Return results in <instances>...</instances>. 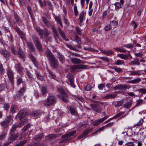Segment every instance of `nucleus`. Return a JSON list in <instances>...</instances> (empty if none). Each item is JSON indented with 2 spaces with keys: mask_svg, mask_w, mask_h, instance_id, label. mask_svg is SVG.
<instances>
[{
  "mask_svg": "<svg viewBox=\"0 0 146 146\" xmlns=\"http://www.w3.org/2000/svg\"><path fill=\"white\" fill-rule=\"evenodd\" d=\"M27 141V140L26 139L21 141L15 145V146H22L26 143Z\"/></svg>",
  "mask_w": 146,
  "mask_h": 146,
  "instance_id": "nucleus-33",
  "label": "nucleus"
},
{
  "mask_svg": "<svg viewBox=\"0 0 146 146\" xmlns=\"http://www.w3.org/2000/svg\"><path fill=\"white\" fill-rule=\"evenodd\" d=\"M70 69L71 70V72H74L75 70L76 69H77V67L76 65H74L71 66L70 67Z\"/></svg>",
  "mask_w": 146,
  "mask_h": 146,
  "instance_id": "nucleus-56",
  "label": "nucleus"
},
{
  "mask_svg": "<svg viewBox=\"0 0 146 146\" xmlns=\"http://www.w3.org/2000/svg\"><path fill=\"white\" fill-rule=\"evenodd\" d=\"M77 69H83L86 68V67L85 65L80 64L76 65Z\"/></svg>",
  "mask_w": 146,
  "mask_h": 146,
  "instance_id": "nucleus-52",
  "label": "nucleus"
},
{
  "mask_svg": "<svg viewBox=\"0 0 146 146\" xmlns=\"http://www.w3.org/2000/svg\"><path fill=\"white\" fill-rule=\"evenodd\" d=\"M58 29L61 36L63 39H65L66 36L63 31L60 27H58Z\"/></svg>",
  "mask_w": 146,
  "mask_h": 146,
  "instance_id": "nucleus-31",
  "label": "nucleus"
},
{
  "mask_svg": "<svg viewBox=\"0 0 146 146\" xmlns=\"http://www.w3.org/2000/svg\"><path fill=\"white\" fill-rule=\"evenodd\" d=\"M124 63L123 60H118L115 63V64L116 65H122L124 64Z\"/></svg>",
  "mask_w": 146,
  "mask_h": 146,
  "instance_id": "nucleus-50",
  "label": "nucleus"
},
{
  "mask_svg": "<svg viewBox=\"0 0 146 146\" xmlns=\"http://www.w3.org/2000/svg\"><path fill=\"white\" fill-rule=\"evenodd\" d=\"M75 40L76 41V42L78 44H81V42L80 38H79V36L77 35L76 36Z\"/></svg>",
  "mask_w": 146,
  "mask_h": 146,
  "instance_id": "nucleus-62",
  "label": "nucleus"
},
{
  "mask_svg": "<svg viewBox=\"0 0 146 146\" xmlns=\"http://www.w3.org/2000/svg\"><path fill=\"white\" fill-rule=\"evenodd\" d=\"M71 60L72 62L74 64L83 63L82 61L76 58H72Z\"/></svg>",
  "mask_w": 146,
  "mask_h": 146,
  "instance_id": "nucleus-21",
  "label": "nucleus"
},
{
  "mask_svg": "<svg viewBox=\"0 0 146 146\" xmlns=\"http://www.w3.org/2000/svg\"><path fill=\"white\" fill-rule=\"evenodd\" d=\"M9 124L8 123L6 122L5 121L2 122L1 123V126L4 128L7 127Z\"/></svg>",
  "mask_w": 146,
  "mask_h": 146,
  "instance_id": "nucleus-44",
  "label": "nucleus"
},
{
  "mask_svg": "<svg viewBox=\"0 0 146 146\" xmlns=\"http://www.w3.org/2000/svg\"><path fill=\"white\" fill-rule=\"evenodd\" d=\"M27 9L30 16L32 17L33 16V11L31 7L29 6L27 7Z\"/></svg>",
  "mask_w": 146,
  "mask_h": 146,
  "instance_id": "nucleus-59",
  "label": "nucleus"
},
{
  "mask_svg": "<svg viewBox=\"0 0 146 146\" xmlns=\"http://www.w3.org/2000/svg\"><path fill=\"white\" fill-rule=\"evenodd\" d=\"M131 88V86L129 85L123 84L120 85L116 86L114 87V89L115 90H125L129 89Z\"/></svg>",
  "mask_w": 146,
  "mask_h": 146,
  "instance_id": "nucleus-5",
  "label": "nucleus"
},
{
  "mask_svg": "<svg viewBox=\"0 0 146 146\" xmlns=\"http://www.w3.org/2000/svg\"><path fill=\"white\" fill-rule=\"evenodd\" d=\"M36 74L37 78L41 80H43V78L42 76L39 73L37 72H36Z\"/></svg>",
  "mask_w": 146,
  "mask_h": 146,
  "instance_id": "nucleus-49",
  "label": "nucleus"
},
{
  "mask_svg": "<svg viewBox=\"0 0 146 146\" xmlns=\"http://www.w3.org/2000/svg\"><path fill=\"white\" fill-rule=\"evenodd\" d=\"M31 127V125L29 123L27 124L23 128V130L24 131H25L27 130Z\"/></svg>",
  "mask_w": 146,
  "mask_h": 146,
  "instance_id": "nucleus-64",
  "label": "nucleus"
},
{
  "mask_svg": "<svg viewBox=\"0 0 146 146\" xmlns=\"http://www.w3.org/2000/svg\"><path fill=\"white\" fill-rule=\"evenodd\" d=\"M67 76L68 78V79H69L70 82L72 81H73L74 77V76L72 75H71L70 74H68L67 75Z\"/></svg>",
  "mask_w": 146,
  "mask_h": 146,
  "instance_id": "nucleus-58",
  "label": "nucleus"
},
{
  "mask_svg": "<svg viewBox=\"0 0 146 146\" xmlns=\"http://www.w3.org/2000/svg\"><path fill=\"white\" fill-rule=\"evenodd\" d=\"M57 58L62 64L64 63L65 61V59L64 57L61 54L58 53Z\"/></svg>",
  "mask_w": 146,
  "mask_h": 146,
  "instance_id": "nucleus-22",
  "label": "nucleus"
},
{
  "mask_svg": "<svg viewBox=\"0 0 146 146\" xmlns=\"http://www.w3.org/2000/svg\"><path fill=\"white\" fill-rule=\"evenodd\" d=\"M17 127H20L18 124L16 123L12 126L10 132V134H14L16 129Z\"/></svg>",
  "mask_w": 146,
  "mask_h": 146,
  "instance_id": "nucleus-20",
  "label": "nucleus"
},
{
  "mask_svg": "<svg viewBox=\"0 0 146 146\" xmlns=\"http://www.w3.org/2000/svg\"><path fill=\"white\" fill-rule=\"evenodd\" d=\"M143 121V119H141L135 125V126H139L141 125L142 124Z\"/></svg>",
  "mask_w": 146,
  "mask_h": 146,
  "instance_id": "nucleus-57",
  "label": "nucleus"
},
{
  "mask_svg": "<svg viewBox=\"0 0 146 146\" xmlns=\"http://www.w3.org/2000/svg\"><path fill=\"white\" fill-rule=\"evenodd\" d=\"M43 136V135L42 134H38L35 135V136L34 137V138L36 140L41 139L42 137Z\"/></svg>",
  "mask_w": 146,
  "mask_h": 146,
  "instance_id": "nucleus-45",
  "label": "nucleus"
},
{
  "mask_svg": "<svg viewBox=\"0 0 146 146\" xmlns=\"http://www.w3.org/2000/svg\"><path fill=\"white\" fill-rule=\"evenodd\" d=\"M26 90V87L25 86H23L21 88L20 90L18 91V93L16 95V97L20 99Z\"/></svg>",
  "mask_w": 146,
  "mask_h": 146,
  "instance_id": "nucleus-11",
  "label": "nucleus"
},
{
  "mask_svg": "<svg viewBox=\"0 0 146 146\" xmlns=\"http://www.w3.org/2000/svg\"><path fill=\"white\" fill-rule=\"evenodd\" d=\"M27 120L26 119H24L21 121L19 124V127H21V126L23 125L25 123L27 122Z\"/></svg>",
  "mask_w": 146,
  "mask_h": 146,
  "instance_id": "nucleus-46",
  "label": "nucleus"
},
{
  "mask_svg": "<svg viewBox=\"0 0 146 146\" xmlns=\"http://www.w3.org/2000/svg\"><path fill=\"white\" fill-rule=\"evenodd\" d=\"M91 107L92 109L96 112L100 113L102 111L101 108L100 106L97 104H92Z\"/></svg>",
  "mask_w": 146,
  "mask_h": 146,
  "instance_id": "nucleus-8",
  "label": "nucleus"
},
{
  "mask_svg": "<svg viewBox=\"0 0 146 146\" xmlns=\"http://www.w3.org/2000/svg\"><path fill=\"white\" fill-rule=\"evenodd\" d=\"M70 109L71 113L75 115L76 114V112L75 110L72 108L70 107Z\"/></svg>",
  "mask_w": 146,
  "mask_h": 146,
  "instance_id": "nucleus-61",
  "label": "nucleus"
},
{
  "mask_svg": "<svg viewBox=\"0 0 146 146\" xmlns=\"http://www.w3.org/2000/svg\"><path fill=\"white\" fill-rule=\"evenodd\" d=\"M133 46V45L131 44H124L123 45V47H126L128 48H132Z\"/></svg>",
  "mask_w": 146,
  "mask_h": 146,
  "instance_id": "nucleus-40",
  "label": "nucleus"
},
{
  "mask_svg": "<svg viewBox=\"0 0 146 146\" xmlns=\"http://www.w3.org/2000/svg\"><path fill=\"white\" fill-rule=\"evenodd\" d=\"M84 49L88 50V51H89L92 52H98V51L97 50H95L94 48H91L90 47H84Z\"/></svg>",
  "mask_w": 146,
  "mask_h": 146,
  "instance_id": "nucleus-42",
  "label": "nucleus"
},
{
  "mask_svg": "<svg viewBox=\"0 0 146 146\" xmlns=\"http://www.w3.org/2000/svg\"><path fill=\"white\" fill-rule=\"evenodd\" d=\"M117 56L125 60H126L128 58H129V60H131L132 58V56L129 54H117Z\"/></svg>",
  "mask_w": 146,
  "mask_h": 146,
  "instance_id": "nucleus-6",
  "label": "nucleus"
},
{
  "mask_svg": "<svg viewBox=\"0 0 146 146\" xmlns=\"http://www.w3.org/2000/svg\"><path fill=\"white\" fill-rule=\"evenodd\" d=\"M43 22L47 26H49V23L48 21V20L45 18L43 17L42 18Z\"/></svg>",
  "mask_w": 146,
  "mask_h": 146,
  "instance_id": "nucleus-47",
  "label": "nucleus"
},
{
  "mask_svg": "<svg viewBox=\"0 0 146 146\" xmlns=\"http://www.w3.org/2000/svg\"><path fill=\"white\" fill-rule=\"evenodd\" d=\"M139 70L137 71H130V75L134 76V75H140L141 74L139 72Z\"/></svg>",
  "mask_w": 146,
  "mask_h": 146,
  "instance_id": "nucleus-32",
  "label": "nucleus"
},
{
  "mask_svg": "<svg viewBox=\"0 0 146 146\" xmlns=\"http://www.w3.org/2000/svg\"><path fill=\"white\" fill-rule=\"evenodd\" d=\"M19 48V51H18V54L19 56L22 58H23L25 57V54H24L23 51L22 49L21 48L20 46L18 48Z\"/></svg>",
  "mask_w": 146,
  "mask_h": 146,
  "instance_id": "nucleus-27",
  "label": "nucleus"
},
{
  "mask_svg": "<svg viewBox=\"0 0 146 146\" xmlns=\"http://www.w3.org/2000/svg\"><path fill=\"white\" fill-rule=\"evenodd\" d=\"M114 5L115 6V10L119 9L121 7V4L119 2L116 3H114Z\"/></svg>",
  "mask_w": 146,
  "mask_h": 146,
  "instance_id": "nucleus-48",
  "label": "nucleus"
},
{
  "mask_svg": "<svg viewBox=\"0 0 146 146\" xmlns=\"http://www.w3.org/2000/svg\"><path fill=\"white\" fill-rule=\"evenodd\" d=\"M15 29L17 33L19 35L21 38L22 39L25 40V37L24 33L21 31L18 27H16Z\"/></svg>",
  "mask_w": 146,
  "mask_h": 146,
  "instance_id": "nucleus-12",
  "label": "nucleus"
},
{
  "mask_svg": "<svg viewBox=\"0 0 146 146\" xmlns=\"http://www.w3.org/2000/svg\"><path fill=\"white\" fill-rule=\"evenodd\" d=\"M143 103V100L140 99L137 101V103L136 104V106H137L140 105Z\"/></svg>",
  "mask_w": 146,
  "mask_h": 146,
  "instance_id": "nucleus-53",
  "label": "nucleus"
},
{
  "mask_svg": "<svg viewBox=\"0 0 146 146\" xmlns=\"http://www.w3.org/2000/svg\"><path fill=\"white\" fill-rule=\"evenodd\" d=\"M32 38L34 43L37 49L39 51H41L42 50V46L38 38L34 36H33Z\"/></svg>",
  "mask_w": 146,
  "mask_h": 146,
  "instance_id": "nucleus-4",
  "label": "nucleus"
},
{
  "mask_svg": "<svg viewBox=\"0 0 146 146\" xmlns=\"http://www.w3.org/2000/svg\"><path fill=\"white\" fill-rule=\"evenodd\" d=\"M116 96V94L113 93L111 94H108L104 96L103 98V99H108L114 98Z\"/></svg>",
  "mask_w": 146,
  "mask_h": 146,
  "instance_id": "nucleus-17",
  "label": "nucleus"
},
{
  "mask_svg": "<svg viewBox=\"0 0 146 146\" xmlns=\"http://www.w3.org/2000/svg\"><path fill=\"white\" fill-rule=\"evenodd\" d=\"M49 34V32L48 30L46 29H44L43 30V34L44 35L46 36H48Z\"/></svg>",
  "mask_w": 146,
  "mask_h": 146,
  "instance_id": "nucleus-60",
  "label": "nucleus"
},
{
  "mask_svg": "<svg viewBox=\"0 0 146 146\" xmlns=\"http://www.w3.org/2000/svg\"><path fill=\"white\" fill-rule=\"evenodd\" d=\"M7 74L10 81L13 83L14 81V76L13 72L10 69H8L7 71Z\"/></svg>",
  "mask_w": 146,
  "mask_h": 146,
  "instance_id": "nucleus-7",
  "label": "nucleus"
},
{
  "mask_svg": "<svg viewBox=\"0 0 146 146\" xmlns=\"http://www.w3.org/2000/svg\"><path fill=\"white\" fill-rule=\"evenodd\" d=\"M100 120V119L96 120L93 122V125L95 126H97L100 124V123L102 122Z\"/></svg>",
  "mask_w": 146,
  "mask_h": 146,
  "instance_id": "nucleus-43",
  "label": "nucleus"
},
{
  "mask_svg": "<svg viewBox=\"0 0 146 146\" xmlns=\"http://www.w3.org/2000/svg\"><path fill=\"white\" fill-rule=\"evenodd\" d=\"M28 46L30 50L34 52L35 51V48L33 43L30 42H27Z\"/></svg>",
  "mask_w": 146,
  "mask_h": 146,
  "instance_id": "nucleus-26",
  "label": "nucleus"
},
{
  "mask_svg": "<svg viewBox=\"0 0 146 146\" xmlns=\"http://www.w3.org/2000/svg\"><path fill=\"white\" fill-rule=\"evenodd\" d=\"M15 68L17 72L19 73H21L23 69V68L22 66L21 65L20 63L16 64L15 65Z\"/></svg>",
  "mask_w": 146,
  "mask_h": 146,
  "instance_id": "nucleus-15",
  "label": "nucleus"
},
{
  "mask_svg": "<svg viewBox=\"0 0 146 146\" xmlns=\"http://www.w3.org/2000/svg\"><path fill=\"white\" fill-rule=\"evenodd\" d=\"M77 101L82 102L84 101V98L82 96H76L74 98Z\"/></svg>",
  "mask_w": 146,
  "mask_h": 146,
  "instance_id": "nucleus-38",
  "label": "nucleus"
},
{
  "mask_svg": "<svg viewBox=\"0 0 146 146\" xmlns=\"http://www.w3.org/2000/svg\"><path fill=\"white\" fill-rule=\"evenodd\" d=\"M139 94H140V96H143L146 94V89L145 88H140L137 90Z\"/></svg>",
  "mask_w": 146,
  "mask_h": 146,
  "instance_id": "nucleus-24",
  "label": "nucleus"
},
{
  "mask_svg": "<svg viewBox=\"0 0 146 146\" xmlns=\"http://www.w3.org/2000/svg\"><path fill=\"white\" fill-rule=\"evenodd\" d=\"M63 139L61 141V143L67 142L70 140V137L68 134L64 135L62 136Z\"/></svg>",
  "mask_w": 146,
  "mask_h": 146,
  "instance_id": "nucleus-19",
  "label": "nucleus"
},
{
  "mask_svg": "<svg viewBox=\"0 0 146 146\" xmlns=\"http://www.w3.org/2000/svg\"><path fill=\"white\" fill-rule=\"evenodd\" d=\"M36 30L41 37H42L43 35V30L41 29L39 27H36Z\"/></svg>",
  "mask_w": 146,
  "mask_h": 146,
  "instance_id": "nucleus-34",
  "label": "nucleus"
},
{
  "mask_svg": "<svg viewBox=\"0 0 146 146\" xmlns=\"http://www.w3.org/2000/svg\"><path fill=\"white\" fill-rule=\"evenodd\" d=\"M113 69L116 72L118 73H122L123 72L121 68L117 67H114Z\"/></svg>",
  "mask_w": 146,
  "mask_h": 146,
  "instance_id": "nucleus-51",
  "label": "nucleus"
},
{
  "mask_svg": "<svg viewBox=\"0 0 146 146\" xmlns=\"http://www.w3.org/2000/svg\"><path fill=\"white\" fill-rule=\"evenodd\" d=\"M115 50L118 52H126V50L123 48H121L119 47H116L115 48Z\"/></svg>",
  "mask_w": 146,
  "mask_h": 146,
  "instance_id": "nucleus-37",
  "label": "nucleus"
},
{
  "mask_svg": "<svg viewBox=\"0 0 146 146\" xmlns=\"http://www.w3.org/2000/svg\"><path fill=\"white\" fill-rule=\"evenodd\" d=\"M125 113L123 111H120L119 113H118L117 114L114 116L113 117L114 118H117L120 116H121L122 115H123Z\"/></svg>",
  "mask_w": 146,
  "mask_h": 146,
  "instance_id": "nucleus-41",
  "label": "nucleus"
},
{
  "mask_svg": "<svg viewBox=\"0 0 146 146\" xmlns=\"http://www.w3.org/2000/svg\"><path fill=\"white\" fill-rule=\"evenodd\" d=\"M41 114V112L39 111L36 110L32 111L31 113V115L34 117H37Z\"/></svg>",
  "mask_w": 146,
  "mask_h": 146,
  "instance_id": "nucleus-23",
  "label": "nucleus"
},
{
  "mask_svg": "<svg viewBox=\"0 0 146 146\" xmlns=\"http://www.w3.org/2000/svg\"><path fill=\"white\" fill-rule=\"evenodd\" d=\"M0 53L5 58H9L11 54L7 50H0Z\"/></svg>",
  "mask_w": 146,
  "mask_h": 146,
  "instance_id": "nucleus-13",
  "label": "nucleus"
},
{
  "mask_svg": "<svg viewBox=\"0 0 146 146\" xmlns=\"http://www.w3.org/2000/svg\"><path fill=\"white\" fill-rule=\"evenodd\" d=\"M56 103V98L54 96H50L44 102V105L46 106H50Z\"/></svg>",
  "mask_w": 146,
  "mask_h": 146,
  "instance_id": "nucleus-3",
  "label": "nucleus"
},
{
  "mask_svg": "<svg viewBox=\"0 0 146 146\" xmlns=\"http://www.w3.org/2000/svg\"><path fill=\"white\" fill-rule=\"evenodd\" d=\"M129 64L130 65H133L136 64L139 65L140 64V62L138 59L137 58H134L133 61H132L129 63Z\"/></svg>",
  "mask_w": 146,
  "mask_h": 146,
  "instance_id": "nucleus-25",
  "label": "nucleus"
},
{
  "mask_svg": "<svg viewBox=\"0 0 146 146\" xmlns=\"http://www.w3.org/2000/svg\"><path fill=\"white\" fill-rule=\"evenodd\" d=\"M14 17L16 23L19 24L22 23V20L16 13H14Z\"/></svg>",
  "mask_w": 146,
  "mask_h": 146,
  "instance_id": "nucleus-14",
  "label": "nucleus"
},
{
  "mask_svg": "<svg viewBox=\"0 0 146 146\" xmlns=\"http://www.w3.org/2000/svg\"><path fill=\"white\" fill-rule=\"evenodd\" d=\"M18 133L14 134H10L9 139L10 142H11L16 140L19 136Z\"/></svg>",
  "mask_w": 146,
  "mask_h": 146,
  "instance_id": "nucleus-16",
  "label": "nucleus"
},
{
  "mask_svg": "<svg viewBox=\"0 0 146 146\" xmlns=\"http://www.w3.org/2000/svg\"><path fill=\"white\" fill-rule=\"evenodd\" d=\"M23 79L21 77H19L17 79V84L18 85H19L23 82Z\"/></svg>",
  "mask_w": 146,
  "mask_h": 146,
  "instance_id": "nucleus-55",
  "label": "nucleus"
},
{
  "mask_svg": "<svg viewBox=\"0 0 146 146\" xmlns=\"http://www.w3.org/2000/svg\"><path fill=\"white\" fill-rule=\"evenodd\" d=\"M132 103V101L127 102L125 103L123 106V107L127 109L129 108L131 105Z\"/></svg>",
  "mask_w": 146,
  "mask_h": 146,
  "instance_id": "nucleus-30",
  "label": "nucleus"
},
{
  "mask_svg": "<svg viewBox=\"0 0 146 146\" xmlns=\"http://www.w3.org/2000/svg\"><path fill=\"white\" fill-rule=\"evenodd\" d=\"M26 74L30 80H32L33 79V75L28 70L26 71Z\"/></svg>",
  "mask_w": 146,
  "mask_h": 146,
  "instance_id": "nucleus-35",
  "label": "nucleus"
},
{
  "mask_svg": "<svg viewBox=\"0 0 146 146\" xmlns=\"http://www.w3.org/2000/svg\"><path fill=\"white\" fill-rule=\"evenodd\" d=\"M48 72L51 78L53 79H55L56 78V75L52 71H49Z\"/></svg>",
  "mask_w": 146,
  "mask_h": 146,
  "instance_id": "nucleus-63",
  "label": "nucleus"
},
{
  "mask_svg": "<svg viewBox=\"0 0 146 146\" xmlns=\"http://www.w3.org/2000/svg\"><path fill=\"white\" fill-rule=\"evenodd\" d=\"M101 52L103 54L107 55L108 56H109L110 54H113V52L111 50L108 51L102 50Z\"/></svg>",
  "mask_w": 146,
  "mask_h": 146,
  "instance_id": "nucleus-29",
  "label": "nucleus"
},
{
  "mask_svg": "<svg viewBox=\"0 0 146 146\" xmlns=\"http://www.w3.org/2000/svg\"><path fill=\"white\" fill-rule=\"evenodd\" d=\"M45 55L49 61L51 67L53 68H56L58 67V62L53 54L48 49L45 52Z\"/></svg>",
  "mask_w": 146,
  "mask_h": 146,
  "instance_id": "nucleus-1",
  "label": "nucleus"
},
{
  "mask_svg": "<svg viewBox=\"0 0 146 146\" xmlns=\"http://www.w3.org/2000/svg\"><path fill=\"white\" fill-rule=\"evenodd\" d=\"M133 84H137L141 81V78H138L133 80Z\"/></svg>",
  "mask_w": 146,
  "mask_h": 146,
  "instance_id": "nucleus-54",
  "label": "nucleus"
},
{
  "mask_svg": "<svg viewBox=\"0 0 146 146\" xmlns=\"http://www.w3.org/2000/svg\"><path fill=\"white\" fill-rule=\"evenodd\" d=\"M93 130V128L87 129L81 135L78 137V139H81L82 138L86 137L87 135L90 133Z\"/></svg>",
  "mask_w": 146,
  "mask_h": 146,
  "instance_id": "nucleus-9",
  "label": "nucleus"
},
{
  "mask_svg": "<svg viewBox=\"0 0 146 146\" xmlns=\"http://www.w3.org/2000/svg\"><path fill=\"white\" fill-rule=\"evenodd\" d=\"M58 90L60 94V95H58L60 98H61L62 100L65 102H68V95L65 93L64 90L62 87H60L58 88Z\"/></svg>",
  "mask_w": 146,
  "mask_h": 146,
  "instance_id": "nucleus-2",
  "label": "nucleus"
},
{
  "mask_svg": "<svg viewBox=\"0 0 146 146\" xmlns=\"http://www.w3.org/2000/svg\"><path fill=\"white\" fill-rule=\"evenodd\" d=\"M55 19L57 23L59 24L61 27H63V25L62 22V20L60 17L58 16H56L55 17Z\"/></svg>",
  "mask_w": 146,
  "mask_h": 146,
  "instance_id": "nucleus-28",
  "label": "nucleus"
},
{
  "mask_svg": "<svg viewBox=\"0 0 146 146\" xmlns=\"http://www.w3.org/2000/svg\"><path fill=\"white\" fill-rule=\"evenodd\" d=\"M40 88L42 95L43 96L48 92L47 88L46 86H42Z\"/></svg>",
  "mask_w": 146,
  "mask_h": 146,
  "instance_id": "nucleus-18",
  "label": "nucleus"
},
{
  "mask_svg": "<svg viewBox=\"0 0 146 146\" xmlns=\"http://www.w3.org/2000/svg\"><path fill=\"white\" fill-rule=\"evenodd\" d=\"M26 115L27 113L24 110H21L17 115L16 118L21 120L24 118Z\"/></svg>",
  "mask_w": 146,
  "mask_h": 146,
  "instance_id": "nucleus-10",
  "label": "nucleus"
},
{
  "mask_svg": "<svg viewBox=\"0 0 146 146\" xmlns=\"http://www.w3.org/2000/svg\"><path fill=\"white\" fill-rule=\"evenodd\" d=\"M123 104V101L120 100L115 102L114 104L115 107H119L122 106Z\"/></svg>",
  "mask_w": 146,
  "mask_h": 146,
  "instance_id": "nucleus-36",
  "label": "nucleus"
},
{
  "mask_svg": "<svg viewBox=\"0 0 146 146\" xmlns=\"http://www.w3.org/2000/svg\"><path fill=\"white\" fill-rule=\"evenodd\" d=\"M84 13L82 11L80 15V16L79 18V22L81 23H82L83 22V20L84 19Z\"/></svg>",
  "mask_w": 146,
  "mask_h": 146,
  "instance_id": "nucleus-39",
  "label": "nucleus"
}]
</instances>
